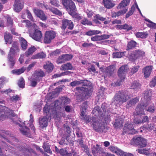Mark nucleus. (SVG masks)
<instances>
[{"mask_svg":"<svg viewBox=\"0 0 156 156\" xmlns=\"http://www.w3.org/2000/svg\"><path fill=\"white\" fill-rule=\"evenodd\" d=\"M83 83L84 84L82 87H76V91L82 94V96H86L90 95L92 91L91 88L87 85L89 84V83L87 80H75L71 82L70 85L72 87H75Z\"/></svg>","mask_w":156,"mask_h":156,"instance_id":"nucleus-1","label":"nucleus"},{"mask_svg":"<svg viewBox=\"0 0 156 156\" xmlns=\"http://www.w3.org/2000/svg\"><path fill=\"white\" fill-rule=\"evenodd\" d=\"M87 107V105L86 103H84L82 105V111L80 114L82 117V119L87 121L88 122H90L91 125H93L94 128L95 129H96L100 125L99 123L97 120H96L95 117H94L92 118H89L87 119L86 115L85 114L84 111H86Z\"/></svg>","mask_w":156,"mask_h":156,"instance_id":"nucleus-2","label":"nucleus"},{"mask_svg":"<svg viewBox=\"0 0 156 156\" xmlns=\"http://www.w3.org/2000/svg\"><path fill=\"white\" fill-rule=\"evenodd\" d=\"M129 98V97L126 93L124 92H119L114 96L115 100L112 103L118 106L126 102Z\"/></svg>","mask_w":156,"mask_h":156,"instance_id":"nucleus-3","label":"nucleus"},{"mask_svg":"<svg viewBox=\"0 0 156 156\" xmlns=\"http://www.w3.org/2000/svg\"><path fill=\"white\" fill-rule=\"evenodd\" d=\"M45 75L46 73L41 69L36 70L32 76L31 86L32 87L35 86L37 82L41 80L42 78Z\"/></svg>","mask_w":156,"mask_h":156,"instance_id":"nucleus-4","label":"nucleus"},{"mask_svg":"<svg viewBox=\"0 0 156 156\" xmlns=\"http://www.w3.org/2000/svg\"><path fill=\"white\" fill-rule=\"evenodd\" d=\"M62 3L69 14L72 15L75 11L76 7L71 0H62Z\"/></svg>","mask_w":156,"mask_h":156,"instance_id":"nucleus-5","label":"nucleus"},{"mask_svg":"<svg viewBox=\"0 0 156 156\" xmlns=\"http://www.w3.org/2000/svg\"><path fill=\"white\" fill-rule=\"evenodd\" d=\"M32 26L34 27V31L32 33L30 30L29 31L30 36L35 40L40 41L42 37V34L41 32L37 29H35L37 26L35 23L33 24Z\"/></svg>","mask_w":156,"mask_h":156,"instance_id":"nucleus-6","label":"nucleus"},{"mask_svg":"<svg viewBox=\"0 0 156 156\" xmlns=\"http://www.w3.org/2000/svg\"><path fill=\"white\" fill-rule=\"evenodd\" d=\"M128 69V67L127 65L123 66L119 68L118 71V75L120 81L116 83L115 84L117 86H119L121 82L124 81L125 77V74Z\"/></svg>","mask_w":156,"mask_h":156,"instance_id":"nucleus-7","label":"nucleus"},{"mask_svg":"<svg viewBox=\"0 0 156 156\" xmlns=\"http://www.w3.org/2000/svg\"><path fill=\"white\" fill-rule=\"evenodd\" d=\"M56 36V33L52 30L46 31L45 34L44 42L45 44H49Z\"/></svg>","mask_w":156,"mask_h":156,"instance_id":"nucleus-8","label":"nucleus"},{"mask_svg":"<svg viewBox=\"0 0 156 156\" xmlns=\"http://www.w3.org/2000/svg\"><path fill=\"white\" fill-rule=\"evenodd\" d=\"M131 143L133 145H136L141 147H144L146 146L147 141L145 139L139 137L133 138L131 140Z\"/></svg>","mask_w":156,"mask_h":156,"instance_id":"nucleus-9","label":"nucleus"},{"mask_svg":"<svg viewBox=\"0 0 156 156\" xmlns=\"http://www.w3.org/2000/svg\"><path fill=\"white\" fill-rule=\"evenodd\" d=\"M141 100L140 103L138 104L136 108V114L138 115H145L144 110L146 109V107L149 105L143 102Z\"/></svg>","mask_w":156,"mask_h":156,"instance_id":"nucleus-10","label":"nucleus"},{"mask_svg":"<svg viewBox=\"0 0 156 156\" xmlns=\"http://www.w3.org/2000/svg\"><path fill=\"white\" fill-rule=\"evenodd\" d=\"M103 111L105 113V115L101 113V112L100 110L99 107L98 106H96L93 109L92 111V113L93 114H95L96 116L97 115L99 116L101 115V116L102 118L105 119H106L107 117L106 115H107V118H108V116L110 115V113L109 112H106V110L104 108Z\"/></svg>","mask_w":156,"mask_h":156,"instance_id":"nucleus-11","label":"nucleus"},{"mask_svg":"<svg viewBox=\"0 0 156 156\" xmlns=\"http://www.w3.org/2000/svg\"><path fill=\"white\" fill-rule=\"evenodd\" d=\"M62 25L61 28L65 30L67 28L69 30H72L73 27V24L72 22L70 20L64 19L62 20Z\"/></svg>","mask_w":156,"mask_h":156,"instance_id":"nucleus-12","label":"nucleus"},{"mask_svg":"<svg viewBox=\"0 0 156 156\" xmlns=\"http://www.w3.org/2000/svg\"><path fill=\"white\" fill-rule=\"evenodd\" d=\"M152 91L151 90H147L144 94V98L142 99L143 102L148 105L151 104V98L152 96Z\"/></svg>","mask_w":156,"mask_h":156,"instance_id":"nucleus-13","label":"nucleus"},{"mask_svg":"<svg viewBox=\"0 0 156 156\" xmlns=\"http://www.w3.org/2000/svg\"><path fill=\"white\" fill-rule=\"evenodd\" d=\"M123 130L126 133L131 134H134L136 132L131 124H126L124 126Z\"/></svg>","mask_w":156,"mask_h":156,"instance_id":"nucleus-14","label":"nucleus"},{"mask_svg":"<svg viewBox=\"0 0 156 156\" xmlns=\"http://www.w3.org/2000/svg\"><path fill=\"white\" fill-rule=\"evenodd\" d=\"M23 7V3L22 1L20 0H15V3L14 5V10L17 12H20Z\"/></svg>","mask_w":156,"mask_h":156,"instance_id":"nucleus-15","label":"nucleus"},{"mask_svg":"<svg viewBox=\"0 0 156 156\" xmlns=\"http://www.w3.org/2000/svg\"><path fill=\"white\" fill-rule=\"evenodd\" d=\"M33 11L35 14L42 20H45L47 19V17L43 12L38 9H34Z\"/></svg>","mask_w":156,"mask_h":156,"instance_id":"nucleus-16","label":"nucleus"},{"mask_svg":"<svg viewBox=\"0 0 156 156\" xmlns=\"http://www.w3.org/2000/svg\"><path fill=\"white\" fill-rule=\"evenodd\" d=\"M15 55L9 53L8 59V63L10 68H12L16 63V59L14 58Z\"/></svg>","mask_w":156,"mask_h":156,"instance_id":"nucleus-17","label":"nucleus"},{"mask_svg":"<svg viewBox=\"0 0 156 156\" xmlns=\"http://www.w3.org/2000/svg\"><path fill=\"white\" fill-rule=\"evenodd\" d=\"M20 49L18 47V44L16 42H14L10 48L9 53L15 55L19 52Z\"/></svg>","mask_w":156,"mask_h":156,"instance_id":"nucleus-18","label":"nucleus"},{"mask_svg":"<svg viewBox=\"0 0 156 156\" xmlns=\"http://www.w3.org/2000/svg\"><path fill=\"white\" fill-rule=\"evenodd\" d=\"M54 109V108H51L50 106H48L47 104H46L45 105L43 109L44 113V114L45 113L47 115L48 117H49L50 115L51 114V112H53V111H54V112H55Z\"/></svg>","mask_w":156,"mask_h":156,"instance_id":"nucleus-19","label":"nucleus"},{"mask_svg":"<svg viewBox=\"0 0 156 156\" xmlns=\"http://www.w3.org/2000/svg\"><path fill=\"white\" fill-rule=\"evenodd\" d=\"M19 126L20 127V130L23 134L27 135L30 133L29 129L27 127L25 123H23V126L21 125H19Z\"/></svg>","mask_w":156,"mask_h":156,"instance_id":"nucleus-20","label":"nucleus"},{"mask_svg":"<svg viewBox=\"0 0 156 156\" xmlns=\"http://www.w3.org/2000/svg\"><path fill=\"white\" fill-rule=\"evenodd\" d=\"M123 119L120 117H119L117 119H116L115 122L114 124V127L115 128H118L121 127L122 126L123 123Z\"/></svg>","mask_w":156,"mask_h":156,"instance_id":"nucleus-21","label":"nucleus"},{"mask_svg":"<svg viewBox=\"0 0 156 156\" xmlns=\"http://www.w3.org/2000/svg\"><path fill=\"white\" fill-rule=\"evenodd\" d=\"M49 117L47 115L46 116H44L39 121V123L41 127H44L47 126L48 119H49Z\"/></svg>","mask_w":156,"mask_h":156,"instance_id":"nucleus-22","label":"nucleus"},{"mask_svg":"<svg viewBox=\"0 0 156 156\" xmlns=\"http://www.w3.org/2000/svg\"><path fill=\"white\" fill-rule=\"evenodd\" d=\"M152 70L151 66H147L143 69V71L145 78H147L149 76Z\"/></svg>","mask_w":156,"mask_h":156,"instance_id":"nucleus-23","label":"nucleus"},{"mask_svg":"<svg viewBox=\"0 0 156 156\" xmlns=\"http://www.w3.org/2000/svg\"><path fill=\"white\" fill-rule=\"evenodd\" d=\"M53 65L49 62H47L44 66V68L48 72H51L53 69Z\"/></svg>","mask_w":156,"mask_h":156,"instance_id":"nucleus-24","label":"nucleus"},{"mask_svg":"<svg viewBox=\"0 0 156 156\" xmlns=\"http://www.w3.org/2000/svg\"><path fill=\"white\" fill-rule=\"evenodd\" d=\"M130 0H123L118 5V9L126 8V7L129 5Z\"/></svg>","mask_w":156,"mask_h":156,"instance_id":"nucleus-25","label":"nucleus"},{"mask_svg":"<svg viewBox=\"0 0 156 156\" xmlns=\"http://www.w3.org/2000/svg\"><path fill=\"white\" fill-rule=\"evenodd\" d=\"M138 101L139 98L137 97L131 99L127 102L126 105V108H129L135 105Z\"/></svg>","mask_w":156,"mask_h":156,"instance_id":"nucleus-26","label":"nucleus"},{"mask_svg":"<svg viewBox=\"0 0 156 156\" xmlns=\"http://www.w3.org/2000/svg\"><path fill=\"white\" fill-rule=\"evenodd\" d=\"M103 3L105 7L106 8L110 9L114 6L111 0H103Z\"/></svg>","mask_w":156,"mask_h":156,"instance_id":"nucleus-27","label":"nucleus"},{"mask_svg":"<svg viewBox=\"0 0 156 156\" xmlns=\"http://www.w3.org/2000/svg\"><path fill=\"white\" fill-rule=\"evenodd\" d=\"M20 43L23 50H25L27 46V41L23 37L19 38Z\"/></svg>","mask_w":156,"mask_h":156,"instance_id":"nucleus-28","label":"nucleus"},{"mask_svg":"<svg viewBox=\"0 0 156 156\" xmlns=\"http://www.w3.org/2000/svg\"><path fill=\"white\" fill-rule=\"evenodd\" d=\"M6 115H4L3 114L0 113V120H3L6 118H11L12 117L14 116V115L12 113V112H6Z\"/></svg>","mask_w":156,"mask_h":156,"instance_id":"nucleus-29","label":"nucleus"},{"mask_svg":"<svg viewBox=\"0 0 156 156\" xmlns=\"http://www.w3.org/2000/svg\"><path fill=\"white\" fill-rule=\"evenodd\" d=\"M5 40L6 42L11 44L12 41V37L11 35L8 32H6L4 34Z\"/></svg>","mask_w":156,"mask_h":156,"instance_id":"nucleus-30","label":"nucleus"},{"mask_svg":"<svg viewBox=\"0 0 156 156\" xmlns=\"http://www.w3.org/2000/svg\"><path fill=\"white\" fill-rule=\"evenodd\" d=\"M133 53L135 57L134 58L140 57H143L145 55V52L139 50L134 51Z\"/></svg>","mask_w":156,"mask_h":156,"instance_id":"nucleus-31","label":"nucleus"},{"mask_svg":"<svg viewBox=\"0 0 156 156\" xmlns=\"http://www.w3.org/2000/svg\"><path fill=\"white\" fill-rule=\"evenodd\" d=\"M26 68L23 67L20 69H14L12 71L11 73L16 75H19L23 73L26 70Z\"/></svg>","mask_w":156,"mask_h":156,"instance_id":"nucleus-32","label":"nucleus"},{"mask_svg":"<svg viewBox=\"0 0 156 156\" xmlns=\"http://www.w3.org/2000/svg\"><path fill=\"white\" fill-rule=\"evenodd\" d=\"M73 66L70 63H67L64 64L61 66L60 69L62 70H65L72 69Z\"/></svg>","mask_w":156,"mask_h":156,"instance_id":"nucleus-33","label":"nucleus"},{"mask_svg":"<svg viewBox=\"0 0 156 156\" xmlns=\"http://www.w3.org/2000/svg\"><path fill=\"white\" fill-rule=\"evenodd\" d=\"M36 50V48L34 46H32L29 48L27 51L25 52V55L26 57H28L32 54Z\"/></svg>","mask_w":156,"mask_h":156,"instance_id":"nucleus-34","label":"nucleus"},{"mask_svg":"<svg viewBox=\"0 0 156 156\" xmlns=\"http://www.w3.org/2000/svg\"><path fill=\"white\" fill-rule=\"evenodd\" d=\"M117 27L120 29L126 30H129L132 29V27L131 25H128L127 24L122 25H117Z\"/></svg>","mask_w":156,"mask_h":156,"instance_id":"nucleus-35","label":"nucleus"},{"mask_svg":"<svg viewBox=\"0 0 156 156\" xmlns=\"http://www.w3.org/2000/svg\"><path fill=\"white\" fill-rule=\"evenodd\" d=\"M135 34L137 38H146L148 35V34L146 32H138L135 33Z\"/></svg>","mask_w":156,"mask_h":156,"instance_id":"nucleus-36","label":"nucleus"},{"mask_svg":"<svg viewBox=\"0 0 156 156\" xmlns=\"http://www.w3.org/2000/svg\"><path fill=\"white\" fill-rule=\"evenodd\" d=\"M46 55L43 52L39 53L34 55L31 58L32 59H38L39 58H43L46 57Z\"/></svg>","mask_w":156,"mask_h":156,"instance_id":"nucleus-37","label":"nucleus"},{"mask_svg":"<svg viewBox=\"0 0 156 156\" xmlns=\"http://www.w3.org/2000/svg\"><path fill=\"white\" fill-rule=\"evenodd\" d=\"M140 84L137 81H134L131 84V87L132 89H135L137 90H139L140 87Z\"/></svg>","mask_w":156,"mask_h":156,"instance_id":"nucleus-38","label":"nucleus"},{"mask_svg":"<svg viewBox=\"0 0 156 156\" xmlns=\"http://www.w3.org/2000/svg\"><path fill=\"white\" fill-rule=\"evenodd\" d=\"M47 9H49L50 11L52 12L53 13L59 16H61L62 15V12L57 9L54 8H46Z\"/></svg>","mask_w":156,"mask_h":156,"instance_id":"nucleus-39","label":"nucleus"},{"mask_svg":"<svg viewBox=\"0 0 156 156\" xmlns=\"http://www.w3.org/2000/svg\"><path fill=\"white\" fill-rule=\"evenodd\" d=\"M101 31L99 30H90L87 32H86L85 34H86L88 36H92L95 34H98L100 33Z\"/></svg>","mask_w":156,"mask_h":156,"instance_id":"nucleus-40","label":"nucleus"},{"mask_svg":"<svg viewBox=\"0 0 156 156\" xmlns=\"http://www.w3.org/2000/svg\"><path fill=\"white\" fill-rule=\"evenodd\" d=\"M114 70V66H111L107 68L106 70V72L108 73V75L109 76H111Z\"/></svg>","mask_w":156,"mask_h":156,"instance_id":"nucleus-41","label":"nucleus"},{"mask_svg":"<svg viewBox=\"0 0 156 156\" xmlns=\"http://www.w3.org/2000/svg\"><path fill=\"white\" fill-rule=\"evenodd\" d=\"M124 55V52H115L113 54V58H120Z\"/></svg>","mask_w":156,"mask_h":156,"instance_id":"nucleus-42","label":"nucleus"},{"mask_svg":"<svg viewBox=\"0 0 156 156\" xmlns=\"http://www.w3.org/2000/svg\"><path fill=\"white\" fill-rule=\"evenodd\" d=\"M136 43L134 41H131L129 42L127 45L128 49H130L136 46Z\"/></svg>","mask_w":156,"mask_h":156,"instance_id":"nucleus-43","label":"nucleus"},{"mask_svg":"<svg viewBox=\"0 0 156 156\" xmlns=\"http://www.w3.org/2000/svg\"><path fill=\"white\" fill-rule=\"evenodd\" d=\"M121 11H120L115 13V16H118L125 13L127 11L126 8H124L121 9Z\"/></svg>","mask_w":156,"mask_h":156,"instance_id":"nucleus-44","label":"nucleus"},{"mask_svg":"<svg viewBox=\"0 0 156 156\" xmlns=\"http://www.w3.org/2000/svg\"><path fill=\"white\" fill-rule=\"evenodd\" d=\"M155 109L156 108L154 106V104L152 103L149 106L147 109H145V111H147L153 113L154 112Z\"/></svg>","mask_w":156,"mask_h":156,"instance_id":"nucleus-45","label":"nucleus"},{"mask_svg":"<svg viewBox=\"0 0 156 156\" xmlns=\"http://www.w3.org/2000/svg\"><path fill=\"white\" fill-rule=\"evenodd\" d=\"M69 73V71L66 72H63L62 73H61L59 74H56L54 75L52 77L53 78H56L60 77L62 76H64L65 75H68Z\"/></svg>","mask_w":156,"mask_h":156,"instance_id":"nucleus-46","label":"nucleus"},{"mask_svg":"<svg viewBox=\"0 0 156 156\" xmlns=\"http://www.w3.org/2000/svg\"><path fill=\"white\" fill-rule=\"evenodd\" d=\"M81 23L84 25H91L92 24L91 21H88L86 18H83L81 20Z\"/></svg>","mask_w":156,"mask_h":156,"instance_id":"nucleus-47","label":"nucleus"},{"mask_svg":"<svg viewBox=\"0 0 156 156\" xmlns=\"http://www.w3.org/2000/svg\"><path fill=\"white\" fill-rule=\"evenodd\" d=\"M64 58H65L63 55L59 56L57 61V63L58 64H60L65 62L66 61Z\"/></svg>","mask_w":156,"mask_h":156,"instance_id":"nucleus-48","label":"nucleus"},{"mask_svg":"<svg viewBox=\"0 0 156 156\" xmlns=\"http://www.w3.org/2000/svg\"><path fill=\"white\" fill-rule=\"evenodd\" d=\"M19 86L21 88H23L24 86V80L23 78L21 77L18 82Z\"/></svg>","mask_w":156,"mask_h":156,"instance_id":"nucleus-49","label":"nucleus"},{"mask_svg":"<svg viewBox=\"0 0 156 156\" xmlns=\"http://www.w3.org/2000/svg\"><path fill=\"white\" fill-rule=\"evenodd\" d=\"M43 148L45 152L49 154H51L52 151L51 150L49 146L47 144H45L43 145Z\"/></svg>","mask_w":156,"mask_h":156,"instance_id":"nucleus-50","label":"nucleus"},{"mask_svg":"<svg viewBox=\"0 0 156 156\" xmlns=\"http://www.w3.org/2000/svg\"><path fill=\"white\" fill-rule=\"evenodd\" d=\"M62 103L64 105L68 104L70 101V99L67 97H62L61 98Z\"/></svg>","mask_w":156,"mask_h":156,"instance_id":"nucleus-51","label":"nucleus"},{"mask_svg":"<svg viewBox=\"0 0 156 156\" xmlns=\"http://www.w3.org/2000/svg\"><path fill=\"white\" fill-rule=\"evenodd\" d=\"M140 66H138L133 67L132 68H131L130 73L131 75H132L136 73L139 68Z\"/></svg>","mask_w":156,"mask_h":156,"instance_id":"nucleus-52","label":"nucleus"},{"mask_svg":"<svg viewBox=\"0 0 156 156\" xmlns=\"http://www.w3.org/2000/svg\"><path fill=\"white\" fill-rule=\"evenodd\" d=\"M135 10V7L134 6H132L131 8V10L126 15V18L128 17L129 16L131 15Z\"/></svg>","mask_w":156,"mask_h":156,"instance_id":"nucleus-53","label":"nucleus"},{"mask_svg":"<svg viewBox=\"0 0 156 156\" xmlns=\"http://www.w3.org/2000/svg\"><path fill=\"white\" fill-rule=\"evenodd\" d=\"M156 85V76L153 78L150 83L151 87H154Z\"/></svg>","mask_w":156,"mask_h":156,"instance_id":"nucleus-54","label":"nucleus"},{"mask_svg":"<svg viewBox=\"0 0 156 156\" xmlns=\"http://www.w3.org/2000/svg\"><path fill=\"white\" fill-rule=\"evenodd\" d=\"M138 151L140 153L144 154L146 155H148L149 154L148 151L144 149H139Z\"/></svg>","mask_w":156,"mask_h":156,"instance_id":"nucleus-55","label":"nucleus"},{"mask_svg":"<svg viewBox=\"0 0 156 156\" xmlns=\"http://www.w3.org/2000/svg\"><path fill=\"white\" fill-rule=\"evenodd\" d=\"M115 153L118 155L122 156L124 155V152L122 150L118 149L115 151Z\"/></svg>","mask_w":156,"mask_h":156,"instance_id":"nucleus-56","label":"nucleus"},{"mask_svg":"<svg viewBox=\"0 0 156 156\" xmlns=\"http://www.w3.org/2000/svg\"><path fill=\"white\" fill-rule=\"evenodd\" d=\"M66 61L70 60L73 57V56L71 55L65 54L63 55Z\"/></svg>","mask_w":156,"mask_h":156,"instance_id":"nucleus-57","label":"nucleus"},{"mask_svg":"<svg viewBox=\"0 0 156 156\" xmlns=\"http://www.w3.org/2000/svg\"><path fill=\"white\" fill-rule=\"evenodd\" d=\"M7 22L8 25L9 27H11L12 26L13 24V21L10 17L8 16Z\"/></svg>","mask_w":156,"mask_h":156,"instance_id":"nucleus-58","label":"nucleus"},{"mask_svg":"<svg viewBox=\"0 0 156 156\" xmlns=\"http://www.w3.org/2000/svg\"><path fill=\"white\" fill-rule=\"evenodd\" d=\"M99 150L98 148L96 147H94L92 149V152L93 155L95 156H97V154H98Z\"/></svg>","mask_w":156,"mask_h":156,"instance_id":"nucleus-59","label":"nucleus"},{"mask_svg":"<svg viewBox=\"0 0 156 156\" xmlns=\"http://www.w3.org/2000/svg\"><path fill=\"white\" fill-rule=\"evenodd\" d=\"M61 51L60 50L57 49L55 51L52 52H51L50 54L51 56H55L57 55L60 53Z\"/></svg>","mask_w":156,"mask_h":156,"instance_id":"nucleus-60","label":"nucleus"},{"mask_svg":"<svg viewBox=\"0 0 156 156\" xmlns=\"http://www.w3.org/2000/svg\"><path fill=\"white\" fill-rule=\"evenodd\" d=\"M50 3L52 5H53L54 6L58 7L59 6L58 2L56 0L51 1Z\"/></svg>","mask_w":156,"mask_h":156,"instance_id":"nucleus-61","label":"nucleus"},{"mask_svg":"<svg viewBox=\"0 0 156 156\" xmlns=\"http://www.w3.org/2000/svg\"><path fill=\"white\" fill-rule=\"evenodd\" d=\"M26 13L27 14V17L31 21H34L33 20V17L30 11H29L27 10L26 11Z\"/></svg>","mask_w":156,"mask_h":156,"instance_id":"nucleus-62","label":"nucleus"},{"mask_svg":"<svg viewBox=\"0 0 156 156\" xmlns=\"http://www.w3.org/2000/svg\"><path fill=\"white\" fill-rule=\"evenodd\" d=\"M100 37H99V36H95L94 37H92L91 38V40L93 41H100Z\"/></svg>","mask_w":156,"mask_h":156,"instance_id":"nucleus-63","label":"nucleus"},{"mask_svg":"<svg viewBox=\"0 0 156 156\" xmlns=\"http://www.w3.org/2000/svg\"><path fill=\"white\" fill-rule=\"evenodd\" d=\"M148 117L147 116H143L141 119L142 123H144L147 122L148 120Z\"/></svg>","mask_w":156,"mask_h":156,"instance_id":"nucleus-64","label":"nucleus"}]
</instances>
